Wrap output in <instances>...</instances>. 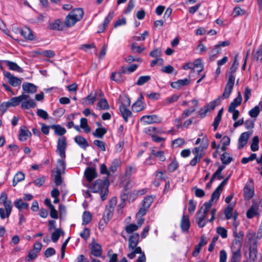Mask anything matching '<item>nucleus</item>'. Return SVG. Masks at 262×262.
<instances>
[{"label":"nucleus","instance_id":"1","mask_svg":"<svg viewBox=\"0 0 262 262\" xmlns=\"http://www.w3.org/2000/svg\"><path fill=\"white\" fill-rule=\"evenodd\" d=\"M108 184L107 179H98L91 184L90 188L94 193L99 192L101 199L104 201L106 199L108 194Z\"/></svg>","mask_w":262,"mask_h":262},{"label":"nucleus","instance_id":"2","mask_svg":"<svg viewBox=\"0 0 262 262\" xmlns=\"http://www.w3.org/2000/svg\"><path fill=\"white\" fill-rule=\"evenodd\" d=\"M139 234L137 233H134L132 234L128 239V249L130 252L127 254V257L130 259H133L136 257L137 254L144 253L142 251L140 247L137 246L139 242Z\"/></svg>","mask_w":262,"mask_h":262},{"label":"nucleus","instance_id":"3","mask_svg":"<svg viewBox=\"0 0 262 262\" xmlns=\"http://www.w3.org/2000/svg\"><path fill=\"white\" fill-rule=\"evenodd\" d=\"M83 16V11L81 8H77L71 11L66 16L64 24L68 28L73 26L77 21L81 20Z\"/></svg>","mask_w":262,"mask_h":262},{"label":"nucleus","instance_id":"4","mask_svg":"<svg viewBox=\"0 0 262 262\" xmlns=\"http://www.w3.org/2000/svg\"><path fill=\"white\" fill-rule=\"evenodd\" d=\"M67 147L66 139L64 137H62L58 139L57 141V150L62 158L66 157V149Z\"/></svg>","mask_w":262,"mask_h":262},{"label":"nucleus","instance_id":"5","mask_svg":"<svg viewBox=\"0 0 262 262\" xmlns=\"http://www.w3.org/2000/svg\"><path fill=\"white\" fill-rule=\"evenodd\" d=\"M4 75L8 79L9 84L13 86H19L22 82L21 79L14 76L9 72L4 71Z\"/></svg>","mask_w":262,"mask_h":262},{"label":"nucleus","instance_id":"6","mask_svg":"<svg viewBox=\"0 0 262 262\" xmlns=\"http://www.w3.org/2000/svg\"><path fill=\"white\" fill-rule=\"evenodd\" d=\"M208 213L199 210L196 213V222L198 224L199 227L203 228L206 226L207 221H205Z\"/></svg>","mask_w":262,"mask_h":262},{"label":"nucleus","instance_id":"7","mask_svg":"<svg viewBox=\"0 0 262 262\" xmlns=\"http://www.w3.org/2000/svg\"><path fill=\"white\" fill-rule=\"evenodd\" d=\"M252 134V132H246L243 133L239 136L238 140V148L242 149L244 146L247 143L248 139Z\"/></svg>","mask_w":262,"mask_h":262},{"label":"nucleus","instance_id":"8","mask_svg":"<svg viewBox=\"0 0 262 262\" xmlns=\"http://www.w3.org/2000/svg\"><path fill=\"white\" fill-rule=\"evenodd\" d=\"M234 82L235 81H233V77H231L230 79H228L224 92L222 95V98L223 99L228 98L230 96L232 91Z\"/></svg>","mask_w":262,"mask_h":262},{"label":"nucleus","instance_id":"9","mask_svg":"<svg viewBox=\"0 0 262 262\" xmlns=\"http://www.w3.org/2000/svg\"><path fill=\"white\" fill-rule=\"evenodd\" d=\"M203 142L205 143L203 146L200 145L198 147H195L192 150V153L195 156H199V159H201L204 155V153L203 152V148H207L208 146L207 138L206 136L203 138Z\"/></svg>","mask_w":262,"mask_h":262},{"label":"nucleus","instance_id":"10","mask_svg":"<svg viewBox=\"0 0 262 262\" xmlns=\"http://www.w3.org/2000/svg\"><path fill=\"white\" fill-rule=\"evenodd\" d=\"M141 121L145 124H149L160 122V120L156 115H145L141 117Z\"/></svg>","mask_w":262,"mask_h":262},{"label":"nucleus","instance_id":"11","mask_svg":"<svg viewBox=\"0 0 262 262\" xmlns=\"http://www.w3.org/2000/svg\"><path fill=\"white\" fill-rule=\"evenodd\" d=\"M245 199L250 200L254 195V189L251 183H247L243 189Z\"/></svg>","mask_w":262,"mask_h":262},{"label":"nucleus","instance_id":"12","mask_svg":"<svg viewBox=\"0 0 262 262\" xmlns=\"http://www.w3.org/2000/svg\"><path fill=\"white\" fill-rule=\"evenodd\" d=\"M97 93L92 92L90 95L82 99V103L84 105H93L96 100Z\"/></svg>","mask_w":262,"mask_h":262},{"label":"nucleus","instance_id":"13","mask_svg":"<svg viewBox=\"0 0 262 262\" xmlns=\"http://www.w3.org/2000/svg\"><path fill=\"white\" fill-rule=\"evenodd\" d=\"M20 33L25 39L33 40L35 39V36L33 34L32 31L27 27H24L19 30Z\"/></svg>","mask_w":262,"mask_h":262},{"label":"nucleus","instance_id":"14","mask_svg":"<svg viewBox=\"0 0 262 262\" xmlns=\"http://www.w3.org/2000/svg\"><path fill=\"white\" fill-rule=\"evenodd\" d=\"M91 251L92 254L96 257H100L102 254L101 245L95 242L91 243Z\"/></svg>","mask_w":262,"mask_h":262},{"label":"nucleus","instance_id":"15","mask_svg":"<svg viewBox=\"0 0 262 262\" xmlns=\"http://www.w3.org/2000/svg\"><path fill=\"white\" fill-rule=\"evenodd\" d=\"M32 135L31 133L27 128L26 126H23L20 127L19 132V139L21 141L27 140L28 138Z\"/></svg>","mask_w":262,"mask_h":262},{"label":"nucleus","instance_id":"16","mask_svg":"<svg viewBox=\"0 0 262 262\" xmlns=\"http://www.w3.org/2000/svg\"><path fill=\"white\" fill-rule=\"evenodd\" d=\"M238 61L237 60V55H235L234 58V62L230 67L228 73V76L229 78L230 79V78L233 77V81H235V76L234 74L236 71V70L238 67Z\"/></svg>","mask_w":262,"mask_h":262},{"label":"nucleus","instance_id":"17","mask_svg":"<svg viewBox=\"0 0 262 262\" xmlns=\"http://www.w3.org/2000/svg\"><path fill=\"white\" fill-rule=\"evenodd\" d=\"M22 89L25 93L34 94L37 91V87L34 84L29 82H24Z\"/></svg>","mask_w":262,"mask_h":262},{"label":"nucleus","instance_id":"18","mask_svg":"<svg viewBox=\"0 0 262 262\" xmlns=\"http://www.w3.org/2000/svg\"><path fill=\"white\" fill-rule=\"evenodd\" d=\"M84 174L87 180L89 182H91L97 176L96 169L92 167L87 168L85 170Z\"/></svg>","mask_w":262,"mask_h":262},{"label":"nucleus","instance_id":"19","mask_svg":"<svg viewBox=\"0 0 262 262\" xmlns=\"http://www.w3.org/2000/svg\"><path fill=\"white\" fill-rule=\"evenodd\" d=\"M190 83V80L185 78L184 79H179L177 81L171 83V86L173 89H179L182 86L188 85Z\"/></svg>","mask_w":262,"mask_h":262},{"label":"nucleus","instance_id":"20","mask_svg":"<svg viewBox=\"0 0 262 262\" xmlns=\"http://www.w3.org/2000/svg\"><path fill=\"white\" fill-rule=\"evenodd\" d=\"M190 221L188 215H183L180 224L181 228L183 231H187L190 228Z\"/></svg>","mask_w":262,"mask_h":262},{"label":"nucleus","instance_id":"21","mask_svg":"<svg viewBox=\"0 0 262 262\" xmlns=\"http://www.w3.org/2000/svg\"><path fill=\"white\" fill-rule=\"evenodd\" d=\"M143 97L141 95L140 98L133 104L132 110L135 112H139L144 109L143 103L142 99Z\"/></svg>","mask_w":262,"mask_h":262},{"label":"nucleus","instance_id":"22","mask_svg":"<svg viewBox=\"0 0 262 262\" xmlns=\"http://www.w3.org/2000/svg\"><path fill=\"white\" fill-rule=\"evenodd\" d=\"M3 61L8 66L9 70L19 73H22L23 72V69L18 66L16 63L9 60H3Z\"/></svg>","mask_w":262,"mask_h":262},{"label":"nucleus","instance_id":"23","mask_svg":"<svg viewBox=\"0 0 262 262\" xmlns=\"http://www.w3.org/2000/svg\"><path fill=\"white\" fill-rule=\"evenodd\" d=\"M243 243V239L241 236L234 238L231 246V250L241 251Z\"/></svg>","mask_w":262,"mask_h":262},{"label":"nucleus","instance_id":"24","mask_svg":"<svg viewBox=\"0 0 262 262\" xmlns=\"http://www.w3.org/2000/svg\"><path fill=\"white\" fill-rule=\"evenodd\" d=\"M74 140L75 142L82 148L85 149L89 144L86 140L81 136H77L75 137Z\"/></svg>","mask_w":262,"mask_h":262},{"label":"nucleus","instance_id":"25","mask_svg":"<svg viewBox=\"0 0 262 262\" xmlns=\"http://www.w3.org/2000/svg\"><path fill=\"white\" fill-rule=\"evenodd\" d=\"M256 208V203H253L251 207L247 211L246 215L248 219H252L254 216L259 214Z\"/></svg>","mask_w":262,"mask_h":262},{"label":"nucleus","instance_id":"26","mask_svg":"<svg viewBox=\"0 0 262 262\" xmlns=\"http://www.w3.org/2000/svg\"><path fill=\"white\" fill-rule=\"evenodd\" d=\"M119 110L124 120L127 122L128 121V119L132 116V112L127 107H124V106H119Z\"/></svg>","mask_w":262,"mask_h":262},{"label":"nucleus","instance_id":"27","mask_svg":"<svg viewBox=\"0 0 262 262\" xmlns=\"http://www.w3.org/2000/svg\"><path fill=\"white\" fill-rule=\"evenodd\" d=\"M36 106V103L32 99H28L22 102L21 106L24 109H29L30 108H34Z\"/></svg>","mask_w":262,"mask_h":262},{"label":"nucleus","instance_id":"28","mask_svg":"<svg viewBox=\"0 0 262 262\" xmlns=\"http://www.w3.org/2000/svg\"><path fill=\"white\" fill-rule=\"evenodd\" d=\"M25 177V174L23 172L20 171L17 172L13 179V186H15L18 182L23 181Z\"/></svg>","mask_w":262,"mask_h":262},{"label":"nucleus","instance_id":"29","mask_svg":"<svg viewBox=\"0 0 262 262\" xmlns=\"http://www.w3.org/2000/svg\"><path fill=\"white\" fill-rule=\"evenodd\" d=\"M242 99V98L241 95V94H240V93H238V96L236 98H235L233 100V101L230 103L228 109H229V110L235 109V108L237 106H238V105H239L241 104Z\"/></svg>","mask_w":262,"mask_h":262},{"label":"nucleus","instance_id":"30","mask_svg":"<svg viewBox=\"0 0 262 262\" xmlns=\"http://www.w3.org/2000/svg\"><path fill=\"white\" fill-rule=\"evenodd\" d=\"M119 100L120 101L119 106H124V107H127L130 105V100L127 95L120 96Z\"/></svg>","mask_w":262,"mask_h":262},{"label":"nucleus","instance_id":"31","mask_svg":"<svg viewBox=\"0 0 262 262\" xmlns=\"http://www.w3.org/2000/svg\"><path fill=\"white\" fill-rule=\"evenodd\" d=\"M259 138L257 136H254L250 146L251 150L252 151H257L259 149Z\"/></svg>","mask_w":262,"mask_h":262},{"label":"nucleus","instance_id":"32","mask_svg":"<svg viewBox=\"0 0 262 262\" xmlns=\"http://www.w3.org/2000/svg\"><path fill=\"white\" fill-rule=\"evenodd\" d=\"M14 205L19 210L23 209H27L29 207V204L27 203L23 202L21 199L16 200L14 202Z\"/></svg>","mask_w":262,"mask_h":262},{"label":"nucleus","instance_id":"33","mask_svg":"<svg viewBox=\"0 0 262 262\" xmlns=\"http://www.w3.org/2000/svg\"><path fill=\"white\" fill-rule=\"evenodd\" d=\"M51 128L54 129L55 134L59 136H62L66 133L65 128L59 125H52L51 126Z\"/></svg>","mask_w":262,"mask_h":262},{"label":"nucleus","instance_id":"34","mask_svg":"<svg viewBox=\"0 0 262 262\" xmlns=\"http://www.w3.org/2000/svg\"><path fill=\"white\" fill-rule=\"evenodd\" d=\"M106 133V130L104 128H97L96 129L95 131L93 133V135L96 138H102Z\"/></svg>","mask_w":262,"mask_h":262},{"label":"nucleus","instance_id":"35","mask_svg":"<svg viewBox=\"0 0 262 262\" xmlns=\"http://www.w3.org/2000/svg\"><path fill=\"white\" fill-rule=\"evenodd\" d=\"M97 108L100 110H108L109 105L106 99H102L99 100L97 104Z\"/></svg>","mask_w":262,"mask_h":262},{"label":"nucleus","instance_id":"36","mask_svg":"<svg viewBox=\"0 0 262 262\" xmlns=\"http://www.w3.org/2000/svg\"><path fill=\"white\" fill-rule=\"evenodd\" d=\"M221 161L223 164L225 165L229 164L232 160V158L231 157L229 153L224 152L221 156Z\"/></svg>","mask_w":262,"mask_h":262},{"label":"nucleus","instance_id":"37","mask_svg":"<svg viewBox=\"0 0 262 262\" xmlns=\"http://www.w3.org/2000/svg\"><path fill=\"white\" fill-rule=\"evenodd\" d=\"M61 233L63 234V232L60 229H55V231L53 232L51 235L52 241L56 243L58 240Z\"/></svg>","mask_w":262,"mask_h":262},{"label":"nucleus","instance_id":"38","mask_svg":"<svg viewBox=\"0 0 262 262\" xmlns=\"http://www.w3.org/2000/svg\"><path fill=\"white\" fill-rule=\"evenodd\" d=\"M154 201V198L152 196H148L144 198L142 202V206L145 208L148 209Z\"/></svg>","mask_w":262,"mask_h":262},{"label":"nucleus","instance_id":"39","mask_svg":"<svg viewBox=\"0 0 262 262\" xmlns=\"http://www.w3.org/2000/svg\"><path fill=\"white\" fill-rule=\"evenodd\" d=\"M61 21L60 20H56L53 23L50 24V28L52 30H62V27L61 26Z\"/></svg>","mask_w":262,"mask_h":262},{"label":"nucleus","instance_id":"40","mask_svg":"<svg viewBox=\"0 0 262 262\" xmlns=\"http://www.w3.org/2000/svg\"><path fill=\"white\" fill-rule=\"evenodd\" d=\"M80 127L83 128L86 133L91 132V128L88 124V120L85 118H82L80 119Z\"/></svg>","mask_w":262,"mask_h":262},{"label":"nucleus","instance_id":"41","mask_svg":"<svg viewBox=\"0 0 262 262\" xmlns=\"http://www.w3.org/2000/svg\"><path fill=\"white\" fill-rule=\"evenodd\" d=\"M221 52V48L217 45H216L214 48L212 49L210 53V57L209 59L210 60H213L214 59V56L217 54L220 53Z\"/></svg>","mask_w":262,"mask_h":262},{"label":"nucleus","instance_id":"42","mask_svg":"<svg viewBox=\"0 0 262 262\" xmlns=\"http://www.w3.org/2000/svg\"><path fill=\"white\" fill-rule=\"evenodd\" d=\"M56 172L59 170L60 172H63L66 169V163L63 159H59L57 161V165L56 168Z\"/></svg>","mask_w":262,"mask_h":262},{"label":"nucleus","instance_id":"43","mask_svg":"<svg viewBox=\"0 0 262 262\" xmlns=\"http://www.w3.org/2000/svg\"><path fill=\"white\" fill-rule=\"evenodd\" d=\"M233 208L231 204L229 205L224 210V214L227 220L232 218Z\"/></svg>","mask_w":262,"mask_h":262},{"label":"nucleus","instance_id":"44","mask_svg":"<svg viewBox=\"0 0 262 262\" xmlns=\"http://www.w3.org/2000/svg\"><path fill=\"white\" fill-rule=\"evenodd\" d=\"M194 67L192 69V71H194V68L198 69L197 70V72L199 73L200 72L202 71L203 70V66L202 63V60L201 59H196L193 63Z\"/></svg>","mask_w":262,"mask_h":262},{"label":"nucleus","instance_id":"45","mask_svg":"<svg viewBox=\"0 0 262 262\" xmlns=\"http://www.w3.org/2000/svg\"><path fill=\"white\" fill-rule=\"evenodd\" d=\"M222 190L221 189V186H218L211 195L210 199L211 201L213 202L214 200H217L221 193Z\"/></svg>","mask_w":262,"mask_h":262},{"label":"nucleus","instance_id":"46","mask_svg":"<svg viewBox=\"0 0 262 262\" xmlns=\"http://www.w3.org/2000/svg\"><path fill=\"white\" fill-rule=\"evenodd\" d=\"M83 222L82 224L86 225L89 224L92 220V215L88 211H84L82 215Z\"/></svg>","mask_w":262,"mask_h":262},{"label":"nucleus","instance_id":"47","mask_svg":"<svg viewBox=\"0 0 262 262\" xmlns=\"http://www.w3.org/2000/svg\"><path fill=\"white\" fill-rule=\"evenodd\" d=\"M151 154L158 158L161 161H164L165 160L164 153L163 151H156L155 149H152L151 150Z\"/></svg>","mask_w":262,"mask_h":262},{"label":"nucleus","instance_id":"48","mask_svg":"<svg viewBox=\"0 0 262 262\" xmlns=\"http://www.w3.org/2000/svg\"><path fill=\"white\" fill-rule=\"evenodd\" d=\"M212 205H213V202L211 201V200H210L208 202H205L203 205V206H202V207L201 208L200 210L203 211L204 212H206L207 213H208L209 210L210 209V208L211 207V206H212Z\"/></svg>","mask_w":262,"mask_h":262},{"label":"nucleus","instance_id":"49","mask_svg":"<svg viewBox=\"0 0 262 262\" xmlns=\"http://www.w3.org/2000/svg\"><path fill=\"white\" fill-rule=\"evenodd\" d=\"M10 106H16L18 105L21 102L20 97L19 96L13 97L8 101Z\"/></svg>","mask_w":262,"mask_h":262},{"label":"nucleus","instance_id":"50","mask_svg":"<svg viewBox=\"0 0 262 262\" xmlns=\"http://www.w3.org/2000/svg\"><path fill=\"white\" fill-rule=\"evenodd\" d=\"M120 164V161L119 160L117 159H115L111 163V165L110 167V170L114 172L116 171L118 167L119 166Z\"/></svg>","mask_w":262,"mask_h":262},{"label":"nucleus","instance_id":"51","mask_svg":"<svg viewBox=\"0 0 262 262\" xmlns=\"http://www.w3.org/2000/svg\"><path fill=\"white\" fill-rule=\"evenodd\" d=\"M232 251V256L230 260H233V261H236L237 262H239L241 257V251H235V250H231Z\"/></svg>","mask_w":262,"mask_h":262},{"label":"nucleus","instance_id":"52","mask_svg":"<svg viewBox=\"0 0 262 262\" xmlns=\"http://www.w3.org/2000/svg\"><path fill=\"white\" fill-rule=\"evenodd\" d=\"M150 79L149 76H142L139 78L138 80L136 82V84L138 85H142L148 81Z\"/></svg>","mask_w":262,"mask_h":262},{"label":"nucleus","instance_id":"53","mask_svg":"<svg viewBox=\"0 0 262 262\" xmlns=\"http://www.w3.org/2000/svg\"><path fill=\"white\" fill-rule=\"evenodd\" d=\"M220 103V98L216 99L214 101H212L209 102L208 104L205 105L206 107H208L210 111L211 110H213L215 106L219 105Z\"/></svg>","mask_w":262,"mask_h":262},{"label":"nucleus","instance_id":"54","mask_svg":"<svg viewBox=\"0 0 262 262\" xmlns=\"http://www.w3.org/2000/svg\"><path fill=\"white\" fill-rule=\"evenodd\" d=\"M139 228L135 224H130L125 227L126 232L129 234L137 231Z\"/></svg>","mask_w":262,"mask_h":262},{"label":"nucleus","instance_id":"55","mask_svg":"<svg viewBox=\"0 0 262 262\" xmlns=\"http://www.w3.org/2000/svg\"><path fill=\"white\" fill-rule=\"evenodd\" d=\"M259 106L256 105L249 112V114L251 117L256 118L259 115Z\"/></svg>","mask_w":262,"mask_h":262},{"label":"nucleus","instance_id":"56","mask_svg":"<svg viewBox=\"0 0 262 262\" xmlns=\"http://www.w3.org/2000/svg\"><path fill=\"white\" fill-rule=\"evenodd\" d=\"M136 171L135 167L132 166H127L125 172V177L126 178H129L132 174Z\"/></svg>","mask_w":262,"mask_h":262},{"label":"nucleus","instance_id":"57","mask_svg":"<svg viewBox=\"0 0 262 262\" xmlns=\"http://www.w3.org/2000/svg\"><path fill=\"white\" fill-rule=\"evenodd\" d=\"M62 173V172H60V170H58V172H56V174L54 176V183L57 186L60 185L62 183V179L61 177Z\"/></svg>","mask_w":262,"mask_h":262},{"label":"nucleus","instance_id":"58","mask_svg":"<svg viewBox=\"0 0 262 262\" xmlns=\"http://www.w3.org/2000/svg\"><path fill=\"white\" fill-rule=\"evenodd\" d=\"M94 144L102 151H105V144L104 142L98 140H95L94 141Z\"/></svg>","mask_w":262,"mask_h":262},{"label":"nucleus","instance_id":"59","mask_svg":"<svg viewBox=\"0 0 262 262\" xmlns=\"http://www.w3.org/2000/svg\"><path fill=\"white\" fill-rule=\"evenodd\" d=\"M209 111V109L206 107L205 105L204 107L201 108L200 110L197 112V113L198 114L199 117L203 118L206 116L207 113Z\"/></svg>","mask_w":262,"mask_h":262},{"label":"nucleus","instance_id":"60","mask_svg":"<svg viewBox=\"0 0 262 262\" xmlns=\"http://www.w3.org/2000/svg\"><path fill=\"white\" fill-rule=\"evenodd\" d=\"M36 114L39 117L46 120L48 119L49 115L47 112L42 109H38L36 112Z\"/></svg>","mask_w":262,"mask_h":262},{"label":"nucleus","instance_id":"61","mask_svg":"<svg viewBox=\"0 0 262 262\" xmlns=\"http://www.w3.org/2000/svg\"><path fill=\"white\" fill-rule=\"evenodd\" d=\"M216 232L220 234L223 238H226L227 237V231L225 228L223 227H217L216 228Z\"/></svg>","mask_w":262,"mask_h":262},{"label":"nucleus","instance_id":"62","mask_svg":"<svg viewBox=\"0 0 262 262\" xmlns=\"http://www.w3.org/2000/svg\"><path fill=\"white\" fill-rule=\"evenodd\" d=\"M148 36L149 32L147 31H145L143 33L140 34V36H134V39L136 41H142L144 40Z\"/></svg>","mask_w":262,"mask_h":262},{"label":"nucleus","instance_id":"63","mask_svg":"<svg viewBox=\"0 0 262 262\" xmlns=\"http://www.w3.org/2000/svg\"><path fill=\"white\" fill-rule=\"evenodd\" d=\"M247 238L251 243L253 241H256V239L259 238V237H257V234L252 231H249L247 235Z\"/></svg>","mask_w":262,"mask_h":262},{"label":"nucleus","instance_id":"64","mask_svg":"<svg viewBox=\"0 0 262 262\" xmlns=\"http://www.w3.org/2000/svg\"><path fill=\"white\" fill-rule=\"evenodd\" d=\"M178 167V163L176 160H173L168 166V169L170 172H173Z\"/></svg>","mask_w":262,"mask_h":262}]
</instances>
